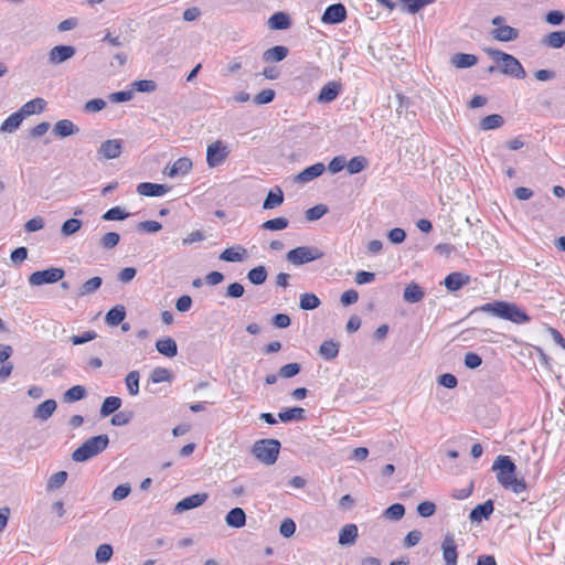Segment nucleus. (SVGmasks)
I'll return each instance as SVG.
<instances>
[{
    "label": "nucleus",
    "mask_w": 565,
    "mask_h": 565,
    "mask_svg": "<svg viewBox=\"0 0 565 565\" xmlns=\"http://www.w3.org/2000/svg\"><path fill=\"white\" fill-rule=\"evenodd\" d=\"M192 169V161L188 157L179 158L168 169L167 174L170 178H175L178 175H185Z\"/></svg>",
    "instance_id": "26"
},
{
    "label": "nucleus",
    "mask_w": 565,
    "mask_h": 565,
    "mask_svg": "<svg viewBox=\"0 0 565 565\" xmlns=\"http://www.w3.org/2000/svg\"><path fill=\"white\" fill-rule=\"evenodd\" d=\"M268 277L267 268L264 265L256 266L248 270L247 279L255 286L263 285Z\"/></svg>",
    "instance_id": "37"
},
{
    "label": "nucleus",
    "mask_w": 565,
    "mask_h": 565,
    "mask_svg": "<svg viewBox=\"0 0 565 565\" xmlns=\"http://www.w3.org/2000/svg\"><path fill=\"white\" fill-rule=\"evenodd\" d=\"M288 225H289L288 218H286L284 216H279V217H275V218L265 221L262 224V228L266 230V231H281V230L287 228Z\"/></svg>",
    "instance_id": "46"
},
{
    "label": "nucleus",
    "mask_w": 565,
    "mask_h": 565,
    "mask_svg": "<svg viewBox=\"0 0 565 565\" xmlns=\"http://www.w3.org/2000/svg\"><path fill=\"white\" fill-rule=\"evenodd\" d=\"M436 512V504L431 501H423L417 505V513L422 518H429Z\"/></svg>",
    "instance_id": "62"
},
{
    "label": "nucleus",
    "mask_w": 565,
    "mask_h": 565,
    "mask_svg": "<svg viewBox=\"0 0 565 565\" xmlns=\"http://www.w3.org/2000/svg\"><path fill=\"white\" fill-rule=\"evenodd\" d=\"M326 171V166L322 162H317L305 168L297 177L296 180L302 183L312 181L320 177Z\"/></svg>",
    "instance_id": "18"
},
{
    "label": "nucleus",
    "mask_w": 565,
    "mask_h": 565,
    "mask_svg": "<svg viewBox=\"0 0 565 565\" xmlns=\"http://www.w3.org/2000/svg\"><path fill=\"white\" fill-rule=\"evenodd\" d=\"M25 118L22 116V113L19 110L11 114L7 119H4L0 126V132H14L22 124Z\"/></svg>",
    "instance_id": "34"
},
{
    "label": "nucleus",
    "mask_w": 565,
    "mask_h": 565,
    "mask_svg": "<svg viewBox=\"0 0 565 565\" xmlns=\"http://www.w3.org/2000/svg\"><path fill=\"white\" fill-rule=\"evenodd\" d=\"M156 349L160 354L167 358H174L178 354L177 342L170 337L157 340Z\"/></svg>",
    "instance_id": "28"
},
{
    "label": "nucleus",
    "mask_w": 565,
    "mask_h": 565,
    "mask_svg": "<svg viewBox=\"0 0 565 565\" xmlns=\"http://www.w3.org/2000/svg\"><path fill=\"white\" fill-rule=\"evenodd\" d=\"M276 93L271 88H266L260 90L257 95L254 97V103L256 105H266L271 103L275 99Z\"/></svg>",
    "instance_id": "57"
},
{
    "label": "nucleus",
    "mask_w": 565,
    "mask_h": 565,
    "mask_svg": "<svg viewBox=\"0 0 565 565\" xmlns=\"http://www.w3.org/2000/svg\"><path fill=\"white\" fill-rule=\"evenodd\" d=\"M139 379L140 374L138 371H130L125 379L127 390L131 396L139 394Z\"/></svg>",
    "instance_id": "47"
},
{
    "label": "nucleus",
    "mask_w": 565,
    "mask_h": 565,
    "mask_svg": "<svg viewBox=\"0 0 565 565\" xmlns=\"http://www.w3.org/2000/svg\"><path fill=\"white\" fill-rule=\"evenodd\" d=\"M247 256V250L241 246H234L225 248L218 256L221 260L227 262V263H238L243 262L245 257Z\"/></svg>",
    "instance_id": "19"
},
{
    "label": "nucleus",
    "mask_w": 565,
    "mask_h": 565,
    "mask_svg": "<svg viewBox=\"0 0 565 565\" xmlns=\"http://www.w3.org/2000/svg\"><path fill=\"white\" fill-rule=\"evenodd\" d=\"M504 124V119L499 114L486 116L480 120L479 128L483 131L500 128Z\"/></svg>",
    "instance_id": "40"
},
{
    "label": "nucleus",
    "mask_w": 565,
    "mask_h": 565,
    "mask_svg": "<svg viewBox=\"0 0 565 565\" xmlns=\"http://www.w3.org/2000/svg\"><path fill=\"white\" fill-rule=\"evenodd\" d=\"M134 418L132 411H124L114 413V416L110 419L111 425L114 426H125L129 424Z\"/></svg>",
    "instance_id": "52"
},
{
    "label": "nucleus",
    "mask_w": 565,
    "mask_h": 565,
    "mask_svg": "<svg viewBox=\"0 0 565 565\" xmlns=\"http://www.w3.org/2000/svg\"><path fill=\"white\" fill-rule=\"evenodd\" d=\"M321 305L320 299L312 292H306L300 296L299 307L302 310H315Z\"/></svg>",
    "instance_id": "42"
},
{
    "label": "nucleus",
    "mask_w": 565,
    "mask_h": 565,
    "mask_svg": "<svg viewBox=\"0 0 565 565\" xmlns=\"http://www.w3.org/2000/svg\"><path fill=\"white\" fill-rule=\"evenodd\" d=\"M476 312L489 313L516 324H524L531 320L530 316L515 303L503 300H494L476 307L469 312V316Z\"/></svg>",
    "instance_id": "2"
},
{
    "label": "nucleus",
    "mask_w": 565,
    "mask_h": 565,
    "mask_svg": "<svg viewBox=\"0 0 565 565\" xmlns=\"http://www.w3.org/2000/svg\"><path fill=\"white\" fill-rule=\"evenodd\" d=\"M227 526L241 529L246 524V513L242 508H233L225 515Z\"/></svg>",
    "instance_id": "20"
},
{
    "label": "nucleus",
    "mask_w": 565,
    "mask_h": 565,
    "mask_svg": "<svg viewBox=\"0 0 565 565\" xmlns=\"http://www.w3.org/2000/svg\"><path fill=\"white\" fill-rule=\"evenodd\" d=\"M83 225V222L78 218L72 217L66 220L61 227V233L63 236H71L78 232Z\"/></svg>",
    "instance_id": "49"
},
{
    "label": "nucleus",
    "mask_w": 565,
    "mask_h": 565,
    "mask_svg": "<svg viewBox=\"0 0 565 565\" xmlns=\"http://www.w3.org/2000/svg\"><path fill=\"white\" fill-rule=\"evenodd\" d=\"M87 396V390L83 385H74L63 394L65 403H74L84 399Z\"/></svg>",
    "instance_id": "38"
},
{
    "label": "nucleus",
    "mask_w": 565,
    "mask_h": 565,
    "mask_svg": "<svg viewBox=\"0 0 565 565\" xmlns=\"http://www.w3.org/2000/svg\"><path fill=\"white\" fill-rule=\"evenodd\" d=\"M367 166V160L363 156L353 157L347 162V169L350 174H356L363 171Z\"/></svg>",
    "instance_id": "45"
},
{
    "label": "nucleus",
    "mask_w": 565,
    "mask_h": 565,
    "mask_svg": "<svg viewBox=\"0 0 565 565\" xmlns=\"http://www.w3.org/2000/svg\"><path fill=\"white\" fill-rule=\"evenodd\" d=\"M78 127L70 119H61L53 127V134L66 138L78 132Z\"/></svg>",
    "instance_id": "21"
},
{
    "label": "nucleus",
    "mask_w": 565,
    "mask_h": 565,
    "mask_svg": "<svg viewBox=\"0 0 565 565\" xmlns=\"http://www.w3.org/2000/svg\"><path fill=\"white\" fill-rule=\"evenodd\" d=\"M328 213V206L324 204H317L306 211V218L308 221H317Z\"/></svg>",
    "instance_id": "56"
},
{
    "label": "nucleus",
    "mask_w": 565,
    "mask_h": 565,
    "mask_svg": "<svg viewBox=\"0 0 565 565\" xmlns=\"http://www.w3.org/2000/svg\"><path fill=\"white\" fill-rule=\"evenodd\" d=\"M120 235L116 232H108L100 238V246L105 249H111L118 245Z\"/></svg>",
    "instance_id": "55"
},
{
    "label": "nucleus",
    "mask_w": 565,
    "mask_h": 565,
    "mask_svg": "<svg viewBox=\"0 0 565 565\" xmlns=\"http://www.w3.org/2000/svg\"><path fill=\"white\" fill-rule=\"evenodd\" d=\"M245 288L241 282H232L226 288L225 296L232 299H238L243 297Z\"/></svg>",
    "instance_id": "63"
},
{
    "label": "nucleus",
    "mask_w": 565,
    "mask_h": 565,
    "mask_svg": "<svg viewBox=\"0 0 565 565\" xmlns=\"http://www.w3.org/2000/svg\"><path fill=\"white\" fill-rule=\"evenodd\" d=\"M284 202V192L279 186H274L269 190L267 193L264 202H263V209L265 210H271L279 205H281Z\"/></svg>",
    "instance_id": "33"
},
{
    "label": "nucleus",
    "mask_w": 565,
    "mask_h": 565,
    "mask_svg": "<svg viewBox=\"0 0 565 565\" xmlns=\"http://www.w3.org/2000/svg\"><path fill=\"white\" fill-rule=\"evenodd\" d=\"M405 515V507L402 503H393L385 509L383 516L388 520L398 521Z\"/></svg>",
    "instance_id": "48"
},
{
    "label": "nucleus",
    "mask_w": 565,
    "mask_h": 565,
    "mask_svg": "<svg viewBox=\"0 0 565 565\" xmlns=\"http://www.w3.org/2000/svg\"><path fill=\"white\" fill-rule=\"evenodd\" d=\"M132 87L139 93H152L157 89V83L152 79H139L132 83Z\"/></svg>",
    "instance_id": "54"
},
{
    "label": "nucleus",
    "mask_w": 565,
    "mask_h": 565,
    "mask_svg": "<svg viewBox=\"0 0 565 565\" xmlns=\"http://www.w3.org/2000/svg\"><path fill=\"white\" fill-rule=\"evenodd\" d=\"M103 284V279L99 276H95L86 280L78 290V296H86L96 292Z\"/></svg>",
    "instance_id": "41"
},
{
    "label": "nucleus",
    "mask_w": 565,
    "mask_h": 565,
    "mask_svg": "<svg viewBox=\"0 0 565 565\" xmlns=\"http://www.w3.org/2000/svg\"><path fill=\"white\" fill-rule=\"evenodd\" d=\"M46 105H47V103L45 99H43L42 97H36V98H33V99L26 102L19 109V111L22 113V116L24 118H26L34 114H41L45 109Z\"/></svg>",
    "instance_id": "23"
},
{
    "label": "nucleus",
    "mask_w": 565,
    "mask_h": 565,
    "mask_svg": "<svg viewBox=\"0 0 565 565\" xmlns=\"http://www.w3.org/2000/svg\"><path fill=\"white\" fill-rule=\"evenodd\" d=\"M289 54V49L285 45H275L263 53V61L266 63L281 62Z\"/></svg>",
    "instance_id": "22"
},
{
    "label": "nucleus",
    "mask_w": 565,
    "mask_h": 565,
    "mask_svg": "<svg viewBox=\"0 0 565 565\" xmlns=\"http://www.w3.org/2000/svg\"><path fill=\"white\" fill-rule=\"evenodd\" d=\"M465 366L470 370H476L482 364V358L476 352H468L463 359Z\"/></svg>",
    "instance_id": "61"
},
{
    "label": "nucleus",
    "mask_w": 565,
    "mask_h": 565,
    "mask_svg": "<svg viewBox=\"0 0 565 565\" xmlns=\"http://www.w3.org/2000/svg\"><path fill=\"white\" fill-rule=\"evenodd\" d=\"M267 23L271 30H287L291 25V19L288 13L278 11L270 15Z\"/></svg>",
    "instance_id": "30"
},
{
    "label": "nucleus",
    "mask_w": 565,
    "mask_h": 565,
    "mask_svg": "<svg viewBox=\"0 0 565 565\" xmlns=\"http://www.w3.org/2000/svg\"><path fill=\"white\" fill-rule=\"evenodd\" d=\"M424 297L425 291L418 284L414 281L408 284L403 292V299L407 303H417L422 301Z\"/></svg>",
    "instance_id": "24"
},
{
    "label": "nucleus",
    "mask_w": 565,
    "mask_h": 565,
    "mask_svg": "<svg viewBox=\"0 0 565 565\" xmlns=\"http://www.w3.org/2000/svg\"><path fill=\"white\" fill-rule=\"evenodd\" d=\"M494 511V503L491 499L484 501L481 504L476 505L470 514L469 519L472 523H480L483 520H488Z\"/></svg>",
    "instance_id": "15"
},
{
    "label": "nucleus",
    "mask_w": 565,
    "mask_h": 565,
    "mask_svg": "<svg viewBox=\"0 0 565 565\" xmlns=\"http://www.w3.org/2000/svg\"><path fill=\"white\" fill-rule=\"evenodd\" d=\"M405 7L407 12L417 13L428 4L435 3L437 0H399Z\"/></svg>",
    "instance_id": "51"
},
{
    "label": "nucleus",
    "mask_w": 565,
    "mask_h": 565,
    "mask_svg": "<svg viewBox=\"0 0 565 565\" xmlns=\"http://www.w3.org/2000/svg\"><path fill=\"white\" fill-rule=\"evenodd\" d=\"M493 39L500 42H511L519 38V30L510 25L499 26L491 32Z\"/></svg>",
    "instance_id": "27"
},
{
    "label": "nucleus",
    "mask_w": 565,
    "mask_h": 565,
    "mask_svg": "<svg viewBox=\"0 0 565 565\" xmlns=\"http://www.w3.org/2000/svg\"><path fill=\"white\" fill-rule=\"evenodd\" d=\"M228 156L227 147L220 140L211 143L206 149V163L214 168L225 161Z\"/></svg>",
    "instance_id": "9"
},
{
    "label": "nucleus",
    "mask_w": 565,
    "mask_h": 565,
    "mask_svg": "<svg viewBox=\"0 0 565 565\" xmlns=\"http://www.w3.org/2000/svg\"><path fill=\"white\" fill-rule=\"evenodd\" d=\"M544 43L553 49H561L565 45V31H553L546 35Z\"/></svg>",
    "instance_id": "43"
},
{
    "label": "nucleus",
    "mask_w": 565,
    "mask_h": 565,
    "mask_svg": "<svg viewBox=\"0 0 565 565\" xmlns=\"http://www.w3.org/2000/svg\"><path fill=\"white\" fill-rule=\"evenodd\" d=\"M170 379H171L170 371L168 369L160 367V366L153 369L150 374V380L153 383L167 382V381H170Z\"/></svg>",
    "instance_id": "59"
},
{
    "label": "nucleus",
    "mask_w": 565,
    "mask_h": 565,
    "mask_svg": "<svg viewBox=\"0 0 565 565\" xmlns=\"http://www.w3.org/2000/svg\"><path fill=\"white\" fill-rule=\"evenodd\" d=\"M470 282V276L461 271H452L444 279V286L450 292H456Z\"/></svg>",
    "instance_id": "14"
},
{
    "label": "nucleus",
    "mask_w": 565,
    "mask_h": 565,
    "mask_svg": "<svg viewBox=\"0 0 565 565\" xmlns=\"http://www.w3.org/2000/svg\"><path fill=\"white\" fill-rule=\"evenodd\" d=\"M319 354L324 360H332L339 354V343L333 340L323 341L319 348Z\"/></svg>",
    "instance_id": "39"
},
{
    "label": "nucleus",
    "mask_w": 565,
    "mask_h": 565,
    "mask_svg": "<svg viewBox=\"0 0 565 565\" xmlns=\"http://www.w3.org/2000/svg\"><path fill=\"white\" fill-rule=\"evenodd\" d=\"M121 398L118 396H108L106 397L100 406V416L107 417L114 413H116L121 406Z\"/></svg>",
    "instance_id": "36"
},
{
    "label": "nucleus",
    "mask_w": 565,
    "mask_h": 565,
    "mask_svg": "<svg viewBox=\"0 0 565 565\" xmlns=\"http://www.w3.org/2000/svg\"><path fill=\"white\" fill-rule=\"evenodd\" d=\"M478 63V57L469 53H456L451 56V64L457 68H469Z\"/></svg>",
    "instance_id": "35"
},
{
    "label": "nucleus",
    "mask_w": 565,
    "mask_h": 565,
    "mask_svg": "<svg viewBox=\"0 0 565 565\" xmlns=\"http://www.w3.org/2000/svg\"><path fill=\"white\" fill-rule=\"evenodd\" d=\"M67 477H68V475L64 470L53 473L46 482V490L54 491V490L60 489L67 480Z\"/></svg>",
    "instance_id": "44"
},
{
    "label": "nucleus",
    "mask_w": 565,
    "mask_h": 565,
    "mask_svg": "<svg viewBox=\"0 0 565 565\" xmlns=\"http://www.w3.org/2000/svg\"><path fill=\"white\" fill-rule=\"evenodd\" d=\"M340 92H341L340 83L334 82V81L328 82L320 89V93H319L317 99L319 103H331L339 96Z\"/></svg>",
    "instance_id": "17"
},
{
    "label": "nucleus",
    "mask_w": 565,
    "mask_h": 565,
    "mask_svg": "<svg viewBox=\"0 0 565 565\" xmlns=\"http://www.w3.org/2000/svg\"><path fill=\"white\" fill-rule=\"evenodd\" d=\"M440 550L445 565L458 564V545L452 532H447L444 534L443 541L440 543Z\"/></svg>",
    "instance_id": "8"
},
{
    "label": "nucleus",
    "mask_w": 565,
    "mask_h": 565,
    "mask_svg": "<svg viewBox=\"0 0 565 565\" xmlns=\"http://www.w3.org/2000/svg\"><path fill=\"white\" fill-rule=\"evenodd\" d=\"M129 216V213L125 211V209L120 206H114L107 210L102 218L104 221H124Z\"/></svg>",
    "instance_id": "50"
},
{
    "label": "nucleus",
    "mask_w": 565,
    "mask_h": 565,
    "mask_svg": "<svg viewBox=\"0 0 565 565\" xmlns=\"http://www.w3.org/2000/svg\"><path fill=\"white\" fill-rule=\"evenodd\" d=\"M278 418L282 423L301 422L306 419V409L298 406L285 408L278 413Z\"/></svg>",
    "instance_id": "32"
},
{
    "label": "nucleus",
    "mask_w": 565,
    "mask_h": 565,
    "mask_svg": "<svg viewBox=\"0 0 565 565\" xmlns=\"http://www.w3.org/2000/svg\"><path fill=\"white\" fill-rule=\"evenodd\" d=\"M484 52L495 62L502 63L500 67L502 74L518 79H523L526 76L524 67L512 54L492 47L484 49Z\"/></svg>",
    "instance_id": "4"
},
{
    "label": "nucleus",
    "mask_w": 565,
    "mask_h": 565,
    "mask_svg": "<svg viewBox=\"0 0 565 565\" xmlns=\"http://www.w3.org/2000/svg\"><path fill=\"white\" fill-rule=\"evenodd\" d=\"M492 470L497 473V481L505 490L520 494L527 489L525 480L516 478V465L510 456H498L492 465Z\"/></svg>",
    "instance_id": "1"
},
{
    "label": "nucleus",
    "mask_w": 565,
    "mask_h": 565,
    "mask_svg": "<svg viewBox=\"0 0 565 565\" xmlns=\"http://www.w3.org/2000/svg\"><path fill=\"white\" fill-rule=\"evenodd\" d=\"M280 448L278 439L265 438L254 443L250 454L262 463L271 466L277 461Z\"/></svg>",
    "instance_id": "5"
},
{
    "label": "nucleus",
    "mask_w": 565,
    "mask_h": 565,
    "mask_svg": "<svg viewBox=\"0 0 565 565\" xmlns=\"http://www.w3.org/2000/svg\"><path fill=\"white\" fill-rule=\"evenodd\" d=\"M301 371V365L297 362L285 364L280 367L278 375L284 379H291L298 375Z\"/></svg>",
    "instance_id": "53"
},
{
    "label": "nucleus",
    "mask_w": 565,
    "mask_h": 565,
    "mask_svg": "<svg viewBox=\"0 0 565 565\" xmlns=\"http://www.w3.org/2000/svg\"><path fill=\"white\" fill-rule=\"evenodd\" d=\"M324 256V253L315 246H298L294 249H290L286 258L289 263L295 266H301L307 263L321 259Z\"/></svg>",
    "instance_id": "6"
},
{
    "label": "nucleus",
    "mask_w": 565,
    "mask_h": 565,
    "mask_svg": "<svg viewBox=\"0 0 565 565\" xmlns=\"http://www.w3.org/2000/svg\"><path fill=\"white\" fill-rule=\"evenodd\" d=\"M347 19V9L342 3H333L326 8L321 21L324 24H339Z\"/></svg>",
    "instance_id": "11"
},
{
    "label": "nucleus",
    "mask_w": 565,
    "mask_h": 565,
    "mask_svg": "<svg viewBox=\"0 0 565 565\" xmlns=\"http://www.w3.org/2000/svg\"><path fill=\"white\" fill-rule=\"evenodd\" d=\"M126 315L127 312L125 306L116 305L107 311L105 316V322L110 327H116L125 320Z\"/></svg>",
    "instance_id": "31"
},
{
    "label": "nucleus",
    "mask_w": 565,
    "mask_h": 565,
    "mask_svg": "<svg viewBox=\"0 0 565 565\" xmlns=\"http://www.w3.org/2000/svg\"><path fill=\"white\" fill-rule=\"evenodd\" d=\"M75 53L76 49L73 45H56L49 52V62L53 65H57L72 58Z\"/></svg>",
    "instance_id": "13"
},
{
    "label": "nucleus",
    "mask_w": 565,
    "mask_h": 565,
    "mask_svg": "<svg viewBox=\"0 0 565 565\" xmlns=\"http://www.w3.org/2000/svg\"><path fill=\"white\" fill-rule=\"evenodd\" d=\"M207 499L209 494L206 492L191 494L189 497L183 498L175 504L174 512L182 513L199 508L202 504H204Z\"/></svg>",
    "instance_id": "12"
},
{
    "label": "nucleus",
    "mask_w": 565,
    "mask_h": 565,
    "mask_svg": "<svg viewBox=\"0 0 565 565\" xmlns=\"http://www.w3.org/2000/svg\"><path fill=\"white\" fill-rule=\"evenodd\" d=\"M113 555V547L109 544H102L97 547L95 558L97 563H106Z\"/></svg>",
    "instance_id": "58"
},
{
    "label": "nucleus",
    "mask_w": 565,
    "mask_h": 565,
    "mask_svg": "<svg viewBox=\"0 0 565 565\" xmlns=\"http://www.w3.org/2000/svg\"><path fill=\"white\" fill-rule=\"evenodd\" d=\"M169 191L166 184L141 182L137 185L138 194L142 196L158 198L164 195Z\"/></svg>",
    "instance_id": "16"
},
{
    "label": "nucleus",
    "mask_w": 565,
    "mask_h": 565,
    "mask_svg": "<svg viewBox=\"0 0 565 565\" xmlns=\"http://www.w3.org/2000/svg\"><path fill=\"white\" fill-rule=\"evenodd\" d=\"M65 276V270L57 267H50L43 270H36L29 276V284L31 286H42L55 284L62 280Z\"/></svg>",
    "instance_id": "7"
},
{
    "label": "nucleus",
    "mask_w": 565,
    "mask_h": 565,
    "mask_svg": "<svg viewBox=\"0 0 565 565\" xmlns=\"http://www.w3.org/2000/svg\"><path fill=\"white\" fill-rule=\"evenodd\" d=\"M358 526L353 523L345 524L339 532V544L350 546L356 542Z\"/></svg>",
    "instance_id": "25"
},
{
    "label": "nucleus",
    "mask_w": 565,
    "mask_h": 565,
    "mask_svg": "<svg viewBox=\"0 0 565 565\" xmlns=\"http://www.w3.org/2000/svg\"><path fill=\"white\" fill-rule=\"evenodd\" d=\"M97 338V333L93 330H89V331H85L81 334H76V335H73L71 337V341L74 345H81V344H85L89 341H93Z\"/></svg>",
    "instance_id": "60"
},
{
    "label": "nucleus",
    "mask_w": 565,
    "mask_h": 565,
    "mask_svg": "<svg viewBox=\"0 0 565 565\" xmlns=\"http://www.w3.org/2000/svg\"><path fill=\"white\" fill-rule=\"evenodd\" d=\"M122 140L120 139H108L102 142L98 148L99 159L111 160L120 157L122 152Z\"/></svg>",
    "instance_id": "10"
},
{
    "label": "nucleus",
    "mask_w": 565,
    "mask_h": 565,
    "mask_svg": "<svg viewBox=\"0 0 565 565\" xmlns=\"http://www.w3.org/2000/svg\"><path fill=\"white\" fill-rule=\"evenodd\" d=\"M109 445V437L106 434H100L86 439L78 448L72 454V460L75 462H85L93 457L102 454Z\"/></svg>",
    "instance_id": "3"
},
{
    "label": "nucleus",
    "mask_w": 565,
    "mask_h": 565,
    "mask_svg": "<svg viewBox=\"0 0 565 565\" xmlns=\"http://www.w3.org/2000/svg\"><path fill=\"white\" fill-rule=\"evenodd\" d=\"M295 532H296V523L292 519L287 518L280 523L279 533L284 537H290L295 534Z\"/></svg>",
    "instance_id": "64"
},
{
    "label": "nucleus",
    "mask_w": 565,
    "mask_h": 565,
    "mask_svg": "<svg viewBox=\"0 0 565 565\" xmlns=\"http://www.w3.org/2000/svg\"><path fill=\"white\" fill-rule=\"evenodd\" d=\"M56 407L57 404L55 399H45L36 406L33 416L42 422L47 420L54 414Z\"/></svg>",
    "instance_id": "29"
}]
</instances>
